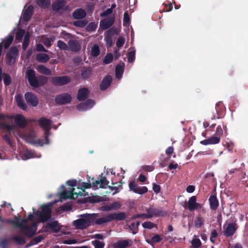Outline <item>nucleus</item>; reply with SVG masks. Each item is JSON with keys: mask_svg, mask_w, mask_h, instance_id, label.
Listing matches in <instances>:
<instances>
[{"mask_svg": "<svg viewBox=\"0 0 248 248\" xmlns=\"http://www.w3.org/2000/svg\"><path fill=\"white\" fill-rule=\"evenodd\" d=\"M113 55L112 54H107L104 59V62L106 64H108L111 62L113 60Z\"/></svg>", "mask_w": 248, "mask_h": 248, "instance_id": "45", "label": "nucleus"}, {"mask_svg": "<svg viewBox=\"0 0 248 248\" xmlns=\"http://www.w3.org/2000/svg\"><path fill=\"white\" fill-rule=\"evenodd\" d=\"M142 227L145 229H151L155 227V225L151 221H146L142 223Z\"/></svg>", "mask_w": 248, "mask_h": 248, "instance_id": "41", "label": "nucleus"}, {"mask_svg": "<svg viewBox=\"0 0 248 248\" xmlns=\"http://www.w3.org/2000/svg\"><path fill=\"white\" fill-rule=\"evenodd\" d=\"M93 243L95 248H103L104 247V243L98 240H94L93 241Z\"/></svg>", "mask_w": 248, "mask_h": 248, "instance_id": "47", "label": "nucleus"}, {"mask_svg": "<svg viewBox=\"0 0 248 248\" xmlns=\"http://www.w3.org/2000/svg\"><path fill=\"white\" fill-rule=\"evenodd\" d=\"M71 97L70 95L67 93L60 95L55 98L56 102L60 104L68 103L71 101Z\"/></svg>", "mask_w": 248, "mask_h": 248, "instance_id": "15", "label": "nucleus"}, {"mask_svg": "<svg viewBox=\"0 0 248 248\" xmlns=\"http://www.w3.org/2000/svg\"><path fill=\"white\" fill-rule=\"evenodd\" d=\"M14 240L17 243L20 244H22L25 243V239L24 237L20 235H16L14 237Z\"/></svg>", "mask_w": 248, "mask_h": 248, "instance_id": "42", "label": "nucleus"}, {"mask_svg": "<svg viewBox=\"0 0 248 248\" xmlns=\"http://www.w3.org/2000/svg\"><path fill=\"white\" fill-rule=\"evenodd\" d=\"M131 241L129 240H123L119 241L113 244L114 248H125L129 244Z\"/></svg>", "mask_w": 248, "mask_h": 248, "instance_id": "26", "label": "nucleus"}, {"mask_svg": "<svg viewBox=\"0 0 248 248\" xmlns=\"http://www.w3.org/2000/svg\"><path fill=\"white\" fill-rule=\"evenodd\" d=\"M121 206L120 204L118 202L113 203L108 208V210L116 209Z\"/></svg>", "mask_w": 248, "mask_h": 248, "instance_id": "53", "label": "nucleus"}, {"mask_svg": "<svg viewBox=\"0 0 248 248\" xmlns=\"http://www.w3.org/2000/svg\"><path fill=\"white\" fill-rule=\"evenodd\" d=\"M3 81L6 85H9L11 83V78L7 75H5L3 78Z\"/></svg>", "mask_w": 248, "mask_h": 248, "instance_id": "57", "label": "nucleus"}, {"mask_svg": "<svg viewBox=\"0 0 248 248\" xmlns=\"http://www.w3.org/2000/svg\"><path fill=\"white\" fill-rule=\"evenodd\" d=\"M95 215V220L94 222L96 224H102L106 222H108L110 221L109 215H107L105 216H103L99 218H97V214H93Z\"/></svg>", "mask_w": 248, "mask_h": 248, "instance_id": "27", "label": "nucleus"}, {"mask_svg": "<svg viewBox=\"0 0 248 248\" xmlns=\"http://www.w3.org/2000/svg\"><path fill=\"white\" fill-rule=\"evenodd\" d=\"M217 231L216 230H213L212 232V233H211V236H210V241L212 242V243H214L215 242V240H216V238L217 237Z\"/></svg>", "mask_w": 248, "mask_h": 248, "instance_id": "52", "label": "nucleus"}, {"mask_svg": "<svg viewBox=\"0 0 248 248\" xmlns=\"http://www.w3.org/2000/svg\"><path fill=\"white\" fill-rule=\"evenodd\" d=\"M54 40L55 37L53 36H51L50 38L43 37L41 38L40 42L43 43L46 46L49 47L51 45V42H53Z\"/></svg>", "mask_w": 248, "mask_h": 248, "instance_id": "33", "label": "nucleus"}, {"mask_svg": "<svg viewBox=\"0 0 248 248\" xmlns=\"http://www.w3.org/2000/svg\"><path fill=\"white\" fill-rule=\"evenodd\" d=\"M129 187L130 190L132 191L135 193L140 195L146 193L148 191V188L147 187L144 186H140L136 184L134 182H130L129 183Z\"/></svg>", "mask_w": 248, "mask_h": 248, "instance_id": "7", "label": "nucleus"}, {"mask_svg": "<svg viewBox=\"0 0 248 248\" xmlns=\"http://www.w3.org/2000/svg\"><path fill=\"white\" fill-rule=\"evenodd\" d=\"M17 54L18 49L16 47H13L10 49L6 55L7 62L9 65L15 62Z\"/></svg>", "mask_w": 248, "mask_h": 248, "instance_id": "9", "label": "nucleus"}, {"mask_svg": "<svg viewBox=\"0 0 248 248\" xmlns=\"http://www.w3.org/2000/svg\"><path fill=\"white\" fill-rule=\"evenodd\" d=\"M108 215L110 221L112 220H121L125 217V215L123 213H113Z\"/></svg>", "mask_w": 248, "mask_h": 248, "instance_id": "23", "label": "nucleus"}, {"mask_svg": "<svg viewBox=\"0 0 248 248\" xmlns=\"http://www.w3.org/2000/svg\"><path fill=\"white\" fill-rule=\"evenodd\" d=\"M52 9L54 11H66L69 10V7L65 6V0H58L53 3Z\"/></svg>", "mask_w": 248, "mask_h": 248, "instance_id": "11", "label": "nucleus"}, {"mask_svg": "<svg viewBox=\"0 0 248 248\" xmlns=\"http://www.w3.org/2000/svg\"><path fill=\"white\" fill-rule=\"evenodd\" d=\"M237 226L235 223H230L228 224L225 229V234L227 236L232 235L235 232Z\"/></svg>", "mask_w": 248, "mask_h": 248, "instance_id": "22", "label": "nucleus"}, {"mask_svg": "<svg viewBox=\"0 0 248 248\" xmlns=\"http://www.w3.org/2000/svg\"><path fill=\"white\" fill-rule=\"evenodd\" d=\"M108 184V181L105 178H102L99 180H96L95 182L91 185V188L94 190L99 188H106Z\"/></svg>", "mask_w": 248, "mask_h": 248, "instance_id": "13", "label": "nucleus"}, {"mask_svg": "<svg viewBox=\"0 0 248 248\" xmlns=\"http://www.w3.org/2000/svg\"><path fill=\"white\" fill-rule=\"evenodd\" d=\"M153 189L154 191L156 194H157L159 192V191L160 190V187L159 185H156L155 184H154L153 186Z\"/></svg>", "mask_w": 248, "mask_h": 248, "instance_id": "59", "label": "nucleus"}, {"mask_svg": "<svg viewBox=\"0 0 248 248\" xmlns=\"http://www.w3.org/2000/svg\"><path fill=\"white\" fill-rule=\"evenodd\" d=\"M135 58V50L132 49L128 53L127 59L129 62H133Z\"/></svg>", "mask_w": 248, "mask_h": 248, "instance_id": "39", "label": "nucleus"}, {"mask_svg": "<svg viewBox=\"0 0 248 248\" xmlns=\"http://www.w3.org/2000/svg\"><path fill=\"white\" fill-rule=\"evenodd\" d=\"M125 42V39L124 37H120L117 41L116 45L117 47H122Z\"/></svg>", "mask_w": 248, "mask_h": 248, "instance_id": "51", "label": "nucleus"}, {"mask_svg": "<svg viewBox=\"0 0 248 248\" xmlns=\"http://www.w3.org/2000/svg\"><path fill=\"white\" fill-rule=\"evenodd\" d=\"M78 189H80L82 191L79 192H74V188H71L68 191L64 190V186H62L61 188L63 190L60 193V201L62 202L63 200L66 199H76L79 196H85L86 194L85 193V189L91 188V184L89 183H85L81 180L77 182V185Z\"/></svg>", "mask_w": 248, "mask_h": 248, "instance_id": "4", "label": "nucleus"}, {"mask_svg": "<svg viewBox=\"0 0 248 248\" xmlns=\"http://www.w3.org/2000/svg\"><path fill=\"white\" fill-rule=\"evenodd\" d=\"M15 99L17 106L21 109L26 110L27 106L22 99V96L20 94H18L16 96Z\"/></svg>", "mask_w": 248, "mask_h": 248, "instance_id": "28", "label": "nucleus"}, {"mask_svg": "<svg viewBox=\"0 0 248 248\" xmlns=\"http://www.w3.org/2000/svg\"><path fill=\"white\" fill-rule=\"evenodd\" d=\"M91 75V71L90 69H86L82 72V75L84 78H88Z\"/></svg>", "mask_w": 248, "mask_h": 248, "instance_id": "56", "label": "nucleus"}, {"mask_svg": "<svg viewBox=\"0 0 248 248\" xmlns=\"http://www.w3.org/2000/svg\"><path fill=\"white\" fill-rule=\"evenodd\" d=\"M89 91L87 88H82L78 91V99L79 100H82L85 99L89 94Z\"/></svg>", "mask_w": 248, "mask_h": 248, "instance_id": "25", "label": "nucleus"}, {"mask_svg": "<svg viewBox=\"0 0 248 248\" xmlns=\"http://www.w3.org/2000/svg\"><path fill=\"white\" fill-rule=\"evenodd\" d=\"M25 33V31L23 30L19 29L16 33V39L18 40H21L23 35Z\"/></svg>", "mask_w": 248, "mask_h": 248, "instance_id": "43", "label": "nucleus"}, {"mask_svg": "<svg viewBox=\"0 0 248 248\" xmlns=\"http://www.w3.org/2000/svg\"><path fill=\"white\" fill-rule=\"evenodd\" d=\"M95 215L91 214H86L80 215L79 218L74 221L73 226L77 229L83 230L94 223Z\"/></svg>", "mask_w": 248, "mask_h": 248, "instance_id": "5", "label": "nucleus"}, {"mask_svg": "<svg viewBox=\"0 0 248 248\" xmlns=\"http://www.w3.org/2000/svg\"><path fill=\"white\" fill-rule=\"evenodd\" d=\"M13 41V35L11 34L9 35L7 38H6L1 43H4V47L5 48H6L11 45Z\"/></svg>", "mask_w": 248, "mask_h": 248, "instance_id": "38", "label": "nucleus"}, {"mask_svg": "<svg viewBox=\"0 0 248 248\" xmlns=\"http://www.w3.org/2000/svg\"><path fill=\"white\" fill-rule=\"evenodd\" d=\"M203 223V220L201 218H197L196 221V226L198 227H200L202 226V225Z\"/></svg>", "mask_w": 248, "mask_h": 248, "instance_id": "61", "label": "nucleus"}, {"mask_svg": "<svg viewBox=\"0 0 248 248\" xmlns=\"http://www.w3.org/2000/svg\"><path fill=\"white\" fill-rule=\"evenodd\" d=\"M130 21V18L129 17V15L127 12L124 13V25L125 26H127Z\"/></svg>", "mask_w": 248, "mask_h": 248, "instance_id": "50", "label": "nucleus"}, {"mask_svg": "<svg viewBox=\"0 0 248 248\" xmlns=\"http://www.w3.org/2000/svg\"><path fill=\"white\" fill-rule=\"evenodd\" d=\"M191 244L194 248H198L200 247L201 242L199 238H194L192 240Z\"/></svg>", "mask_w": 248, "mask_h": 248, "instance_id": "44", "label": "nucleus"}, {"mask_svg": "<svg viewBox=\"0 0 248 248\" xmlns=\"http://www.w3.org/2000/svg\"><path fill=\"white\" fill-rule=\"evenodd\" d=\"M37 4L42 8H46L50 4V0H36Z\"/></svg>", "mask_w": 248, "mask_h": 248, "instance_id": "34", "label": "nucleus"}, {"mask_svg": "<svg viewBox=\"0 0 248 248\" xmlns=\"http://www.w3.org/2000/svg\"><path fill=\"white\" fill-rule=\"evenodd\" d=\"M100 49L99 46L93 44L90 48V55L93 57H96L100 54Z\"/></svg>", "mask_w": 248, "mask_h": 248, "instance_id": "29", "label": "nucleus"}, {"mask_svg": "<svg viewBox=\"0 0 248 248\" xmlns=\"http://www.w3.org/2000/svg\"><path fill=\"white\" fill-rule=\"evenodd\" d=\"M86 15V13L82 9H78L76 10L73 14V16L76 19L83 18Z\"/></svg>", "mask_w": 248, "mask_h": 248, "instance_id": "24", "label": "nucleus"}, {"mask_svg": "<svg viewBox=\"0 0 248 248\" xmlns=\"http://www.w3.org/2000/svg\"><path fill=\"white\" fill-rule=\"evenodd\" d=\"M66 184L71 187H74L77 185V181L75 180H69L66 182Z\"/></svg>", "mask_w": 248, "mask_h": 248, "instance_id": "58", "label": "nucleus"}, {"mask_svg": "<svg viewBox=\"0 0 248 248\" xmlns=\"http://www.w3.org/2000/svg\"><path fill=\"white\" fill-rule=\"evenodd\" d=\"M27 125V120L21 114L14 116L0 114V128L5 131L16 132V126L24 128Z\"/></svg>", "mask_w": 248, "mask_h": 248, "instance_id": "2", "label": "nucleus"}, {"mask_svg": "<svg viewBox=\"0 0 248 248\" xmlns=\"http://www.w3.org/2000/svg\"><path fill=\"white\" fill-rule=\"evenodd\" d=\"M112 81V78L110 76H107L101 82L100 87L101 90H105L110 85Z\"/></svg>", "mask_w": 248, "mask_h": 248, "instance_id": "21", "label": "nucleus"}, {"mask_svg": "<svg viewBox=\"0 0 248 248\" xmlns=\"http://www.w3.org/2000/svg\"><path fill=\"white\" fill-rule=\"evenodd\" d=\"M210 207L213 210L216 209L218 206V202L217 197L215 196H211L209 199Z\"/></svg>", "mask_w": 248, "mask_h": 248, "instance_id": "30", "label": "nucleus"}, {"mask_svg": "<svg viewBox=\"0 0 248 248\" xmlns=\"http://www.w3.org/2000/svg\"><path fill=\"white\" fill-rule=\"evenodd\" d=\"M56 202L57 201L42 206V212L37 211L34 215H30L26 219H21L18 217H15L14 219H7L5 222L20 228L26 235L31 236L36 231L37 224L46 221L50 217L51 206Z\"/></svg>", "mask_w": 248, "mask_h": 248, "instance_id": "1", "label": "nucleus"}, {"mask_svg": "<svg viewBox=\"0 0 248 248\" xmlns=\"http://www.w3.org/2000/svg\"><path fill=\"white\" fill-rule=\"evenodd\" d=\"M202 204L196 202V197L193 196L190 197L187 202V207L190 211H193L202 208Z\"/></svg>", "mask_w": 248, "mask_h": 248, "instance_id": "10", "label": "nucleus"}, {"mask_svg": "<svg viewBox=\"0 0 248 248\" xmlns=\"http://www.w3.org/2000/svg\"><path fill=\"white\" fill-rule=\"evenodd\" d=\"M37 70L38 72L46 75H49L51 73V71L45 66L39 65L37 67Z\"/></svg>", "mask_w": 248, "mask_h": 248, "instance_id": "32", "label": "nucleus"}, {"mask_svg": "<svg viewBox=\"0 0 248 248\" xmlns=\"http://www.w3.org/2000/svg\"><path fill=\"white\" fill-rule=\"evenodd\" d=\"M223 134V130L220 126L217 127L216 130V136L220 138L221 136Z\"/></svg>", "mask_w": 248, "mask_h": 248, "instance_id": "54", "label": "nucleus"}, {"mask_svg": "<svg viewBox=\"0 0 248 248\" xmlns=\"http://www.w3.org/2000/svg\"><path fill=\"white\" fill-rule=\"evenodd\" d=\"M68 44L70 48L73 51H77L80 49V46L79 44L76 41H69Z\"/></svg>", "mask_w": 248, "mask_h": 248, "instance_id": "37", "label": "nucleus"}, {"mask_svg": "<svg viewBox=\"0 0 248 248\" xmlns=\"http://www.w3.org/2000/svg\"><path fill=\"white\" fill-rule=\"evenodd\" d=\"M49 227L50 230L55 232H58L61 229L60 224L56 221L50 223Z\"/></svg>", "mask_w": 248, "mask_h": 248, "instance_id": "36", "label": "nucleus"}, {"mask_svg": "<svg viewBox=\"0 0 248 248\" xmlns=\"http://www.w3.org/2000/svg\"><path fill=\"white\" fill-rule=\"evenodd\" d=\"M39 126L44 130L45 139L43 140H36V134L34 130H30L28 133L23 136V139L26 142L33 144L35 146H43L49 143L47 139L49 135V131L51 128V121L45 118H41L38 120Z\"/></svg>", "mask_w": 248, "mask_h": 248, "instance_id": "3", "label": "nucleus"}, {"mask_svg": "<svg viewBox=\"0 0 248 248\" xmlns=\"http://www.w3.org/2000/svg\"><path fill=\"white\" fill-rule=\"evenodd\" d=\"M36 59L39 62H46L49 60V57L46 54L40 53L37 55Z\"/></svg>", "mask_w": 248, "mask_h": 248, "instance_id": "31", "label": "nucleus"}, {"mask_svg": "<svg viewBox=\"0 0 248 248\" xmlns=\"http://www.w3.org/2000/svg\"><path fill=\"white\" fill-rule=\"evenodd\" d=\"M57 46L62 49L66 50L67 48V45L62 41H59L57 43Z\"/></svg>", "mask_w": 248, "mask_h": 248, "instance_id": "49", "label": "nucleus"}, {"mask_svg": "<svg viewBox=\"0 0 248 248\" xmlns=\"http://www.w3.org/2000/svg\"><path fill=\"white\" fill-rule=\"evenodd\" d=\"M27 78L31 85L33 87H38L46 84L47 82V78L44 76H35V72L33 70H29L27 71Z\"/></svg>", "mask_w": 248, "mask_h": 248, "instance_id": "6", "label": "nucleus"}, {"mask_svg": "<svg viewBox=\"0 0 248 248\" xmlns=\"http://www.w3.org/2000/svg\"><path fill=\"white\" fill-rule=\"evenodd\" d=\"M162 240L161 238L159 235L156 234L154 236L151 240L152 243H157L160 242Z\"/></svg>", "mask_w": 248, "mask_h": 248, "instance_id": "55", "label": "nucleus"}, {"mask_svg": "<svg viewBox=\"0 0 248 248\" xmlns=\"http://www.w3.org/2000/svg\"><path fill=\"white\" fill-rule=\"evenodd\" d=\"M20 156L22 159L26 160L31 158H40L41 155L32 150H25L20 153Z\"/></svg>", "mask_w": 248, "mask_h": 248, "instance_id": "8", "label": "nucleus"}, {"mask_svg": "<svg viewBox=\"0 0 248 248\" xmlns=\"http://www.w3.org/2000/svg\"><path fill=\"white\" fill-rule=\"evenodd\" d=\"M114 18L113 16L108 17L100 21V26L104 30H106L110 27L113 23Z\"/></svg>", "mask_w": 248, "mask_h": 248, "instance_id": "17", "label": "nucleus"}, {"mask_svg": "<svg viewBox=\"0 0 248 248\" xmlns=\"http://www.w3.org/2000/svg\"><path fill=\"white\" fill-rule=\"evenodd\" d=\"M95 104V102L93 100H88L86 102L82 103L79 104L77 108L79 111H85L92 108Z\"/></svg>", "mask_w": 248, "mask_h": 248, "instance_id": "14", "label": "nucleus"}, {"mask_svg": "<svg viewBox=\"0 0 248 248\" xmlns=\"http://www.w3.org/2000/svg\"><path fill=\"white\" fill-rule=\"evenodd\" d=\"M70 81V78L66 76L55 77L52 79L53 84L56 85H63L68 83Z\"/></svg>", "mask_w": 248, "mask_h": 248, "instance_id": "16", "label": "nucleus"}, {"mask_svg": "<svg viewBox=\"0 0 248 248\" xmlns=\"http://www.w3.org/2000/svg\"><path fill=\"white\" fill-rule=\"evenodd\" d=\"M36 49H37V50L38 51H44V52H46V50L44 48L42 44H38L37 45Z\"/></svg>", "mask_w": 248, "mask_h": 248, "instance_id": "63", "label": "nucleus"}, {"mask_svg": "<svg viewBox=\"0 0 248 248\" xmlns=\"http://www.w3.org/2000/svg\"><path fill=\"white\" fill-rule=\"evenodd\" d=\"M30 37V33L29 32H27L25 35V38L24 39V42L23 43V47L24 50H25L26 49V48L27 47V46L29 45Z\"/></svg>", "mask_w": 248, "mask_h": 248, "instance_id": "40", "label": "nucleus"}, {"mask_svg": "<svg viewBox=\"0 0 248 248\" xmlns=\"http://www.w3.org/2000/svg\"><path fill=\"white\" fill-rule=\"evenodd\" d=\"M148 217L151 218L154 217L161 216L163 214L162 211L155 208H150L147 209Z\"/></svg>", "mask_w": 248, "mask_h": 248, "instance_id": "20", "label": "nucleus"}, {"mask_svg": "<svg viewBox=\"0 0 248 248\" xmlns=\"http://www.w3.org/2000/svg\"><path fill=\"white\" fill-rule=\"evenodd\" d=\"M33 7L30 5L25 7L23 12V18L25 21H28L31 17L33 13Z\"/></svg>", "mask_w": 248, "mask_h": 248, "instance_id": "19", "label": "nucleus"}, {"mask_svg": "<svg viewBox=\"0 0 248 248\" xmlns=\"http://www.w3.org/2000/svg\"><path fill=\"white\" fill-rule=\"evenodd\" d=\"M97 27V24L92 22L89 24L86 27V30L88 31H94Z\"/></svg>", "mask_w": 248, "mask_h": 248, "instance_id": "46", "label": "nucleus"}, {"mask_svg": "<svg viewBox=\"0 0 248 248\" xmlns=\"http://www.w3.org/2000/svg\"><path fill=\"white\" fill-rule=\"evenodd\" d=\"M86 24L87 22L84 20H79L74 22V25L78 27H84Z\"/></svg>", "mask_w": 248, "mask_h": 248, "instance_id": "48", "label": "nucleus"}, {"mask_svg": "<svg viewBox=\"0 0 248 248\" xmlns=\"http://www.w3.org/2000/svg\"><path fill=\"white\" fill-rule=\"evenodd\" d=\"M25 99L27 103L32 106L35 107L38 103L37 97L31 93H27L25 95Z\"/></svg>", "mask_w": 248, "mask_h": 248, "instance_id": "12", "label": "nucleus"}, {"mask_svg": "<svg viewBox=\"0 0 248 248\" xmlns=\"http://www.w3.org/2000/svg\"><path fill=\"white\" fill-rule=\"evenodd\" d=\"M112 12V10L111 9V8H108L105 12L101 13L100 16H106L108 15L111 14Z\"/></svg>", "mask_w": 248, "mask_h": 248, "instance_id": "60", "label": "nucleus"}, {"mask_svg": "<svg viewBox=\"0 0 248 248\" xmlns=\"http://www.w3.org/2000/svg\"><path fill=\"white\" fill-rule=\"evenodd\" d=\"M173 152V148L172 147H168L166 150V153L167 155H170Z\"/></svg>", "mask_w": 248, "mask_h": 248, "instance_id": "64", "label": "nucleus"}, {"mask_svg": "<svg viewBox=\"0 0 248 248\" xmlns=\"http://www.w3.org/2000/svg\"><path fill=\"white\" fill-rule=\"evenodd\" d=\"M220 141V138L216 136H212L210 138L201 141L200 143L203 145H207L209 144H216Z\"/></svg>", "mask_w": 248, "mask_h": 248, "instance_id": "18", "label": "nucleus"}, {"mask_svg": "<svg viewBox=\"0 0 248 248\" xmlns=\"http://www.w3.org/2000/svg\"><path fill=\"white\" fill-rule=\"evenodd\" d=\"M124 73V67L121 65H117L115 69L116 77L120 79Z\"/></svg>", "mask_w": 248, "mask_h": 248, "instance_id": "35", "label": "nucleus"}, {"mask_svg": "<svg viewBox=\"0 0 248 248\" xmlns=\"http://www.w3.org/2000/svg\"><path fill=\"white\" fill-rule=\"evenodd\" d=\"M195 189V188L194 186L190 185L186 187V191L188 193H192L194 191Z\"/></svg>", "mask_w": 248, "mask_h": 248, "instance_id": "62", "label": "nucleus"}]
</instances>
